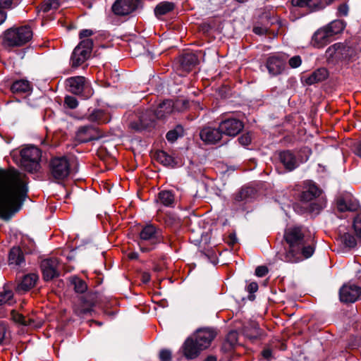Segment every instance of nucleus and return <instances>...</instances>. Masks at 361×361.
Wrapping results in <instances>:
<instances>
[{"label": "nucleus", "mask_w": 361, "mask_h": 361, "mask_svg": "<svg viewBox=\"0 0 361 361\" xmlns=\"http://www.w3.org/2000/svg\"><path fill=\"white\" fill-rule=\"evenodd\" d=\"M27 191L25 174L0 169V218L7 221L18 212Z\"/></svg>", "instance_id": "1"}, {"label": "nucleus", "mask_w": 361, "mask_h": 361, "mask_svg": "<svg viewBox=\"0 0 361 361\" xmlns=\"http://www.w3.org/2000/svg\"><path fill=\"white\" fill-rule=\"evenodd\" d=\"M283 238L288 246L282 259L290 263H297L310 258L314 252V246L306 243L303 228L301 226H290L285 230Z\"/></svg>", "instance_id": "2"}, {"label": "nucleus", "mask_w": 361, "mask_h": 361, "mask_svg": "<svg viewBox=\"0 0 361 361\" xmlns=\"http://www.w3.org/2000/svg\"><path fill=\"white\" fill-rule=\"evenodd\" d=\"M32 30L28 25L11 27L4 32L3 45L5 47H21L32 38Z\"/></svg>", "instance_id": "3"}, {"label": "nucleus", "mask_w": 361, "mask_h": 361, "mask_svg": "<svg viewBox=\"0 0 361 361\" xmlns=\"http://www.w3.org/2000/svg\"><path fill=\"white\" fill-rule=\"evenodd\" d=\"M161 242H164L162 231L153 224L145 226L140 232L139 246L142 252L152 250Z\"/></svg>", "instance_id": "4"}, {"label": "nucleus", "mask_w": 361, "mask_h": 361, "mask_svg": "<svg viewBox=\"0 0 361 361\" xmlns=\"http://www.w3.org/2000/svg\"><path fill=\"white\" fill-rule=\"evenodd\" d=\"M20 166L22 169L29 173H36L40 168L42 157L41 150L35 147L30 146L20 150Z\"/></svg>", "instance_id": "5"}, {"label": "nucleus", "mask_w": 361, "mask_h": 361, "mask_svg": "<svg viewBox=\"0 0 361 361\" xmlns=\"http://www.w3.org/2000/svg\"><path fill=\"white\" fill-rule=\"evenodd\" d=\"M50 176L56 181L67 178L71 173V164L66 156L52 157L49 162Z\"/></svg>", "instance_id": "6"}, {"label": "nucleus", "mask_w": 361, "mask_h": 361, "mask_svg": "<svg viewBox=\"0 0 361 361\" xmlns=\"http://www.w3.org/2000/svg\"><path fill=\"white\" fill-rule=\"evenodd\" d=\"M93 47V41L91 39H84L73 49L70 64L72 68H77L85 62L90 56Z\"/></svg>", "instance_id": "7"}, {"label": "nucleus", "mask_w": 361, "mask_h": 361, "mask_svg": "<svg viewBox=\"0 0 361 361\" xmlns=\"http://www.w3.org/2000/svg\"><path fill=\"white\" fill-rule=\"evenodd\" d=\"M68 91L76 95H80L84 99L88 98L91 95L90 91L85 94L89 85L86 79L82 76L71 77L66 80Z\"/></svg>", "instance_id": "8"}, {"label": "nucleus", "mask_w": 361, "mask_h": 361, "mask_svg": "<svg viewBox=\"0 0 361 361\" xmlns=\"http://www.w3.org/2000/svg\"><path fill=\"white\" fill-rule=\"evenodd\" d=\"M217 335L215 329L211 327L200 328L191 335L195 340L199 343L203 350L208 348L213 340Z\"/></svg>", "instance_id": "9"}, {"label": "nucleus", "mask_w": 361, "mask_h": 361, "mask_svg": "<svg viewBox=\"0 0 361 361\" xmlns=\"http://www.w3.org/2000/svg\"><path fill=\"white\" fill-rule=\"evenodd\" d=\"M220 130L222 135H226L231 137L236 136L244 128L243 123L235 118H228L219 123Z\"/></svg>", "instance_id": "10"}, {"label": "nucleus", "mask_w": 361, "mask_h": 361, "mask_svg": "<svg viewBox=\"0 0 361 361\" xmlns=\"http://www.w3.org/2000/svg\"><path fill=\"white\" fill-rule=\"evenodd\" d=\"M361 295V288L355 284H345L339 290L341 302L353 303L358 300Z\"/></svg>", "instance_id": "11"}, {"label": "nucleus", "mask_w": 361, "mask_h": 361, "mask_svg": "<svg viewBox=\"0 0 361 361\" xmlns=\"http://www.w3.org/2000/svg\"><path fill=\"white\" fill-rule=\"evenodd\" d=\"M139 4V0H116L112 5L111 9L117 16H126L135 11Z\"/></svg>", "instance_id": "12"}, {"label": "nucleus", "mask_w": 361, "mask_h": 361, "mask_svg": "<svg viewBox=\"0 0 361 361\" xmlns=\"http://www.w3.org/2000/svg\"><path fill=\"white\" fill-rule=\"evenodd\" d=\"M43 279L48 281L59 276V263L56 258L46 259L41 262Z\"/></svg>", "instance_id": "13"}, {"label": "nucleus", "mask_w": 361, "mask_h": 361, "mask_svg": "<svg viewBox=\"0 0 361 361\" xmlns=\"http://www.w3.org/2000/svg\"><path fill=\"white\" fill-rule=\"evenodd\" d=\"M155 118L153 111L147 110L140 116L138 121L131 122L130 126L138 132L150 129L154 126Z\"/></svg>", "instance_id": "14"}, {"label": "nucleus", "mask_w": 361, "mask_h": 361, "mask_svg": "<svg viewBox=\"0 0 361 361\" xmlns=\"http://www.w3.org/2000/svg\"><path fill=\"white\" fill-rule=\"evenodd\" d=\"M101 137L99 130L92 126L80 127L75 134V140L81 143L97 140Z\"/></svg>", "instance_id": "15"}, {"label": "nucleus", "mask_w": 361, "mask_h": 361, "mask_svg": "<svg viewBox=\"0 0 361 361\" xmlns=\"http://www.w3.org/2000/svg\"><path fill=\"white\" fill-rule=\"evenodd\" d=\"M286 59V56L282 54L269 56L266 63L269 74L276 75L281 73L285 68Z\"/></svg>", "instance_id": "16"}, {"label": "nucleus", "mask_w": 361, "mask_h": 361, "mask_svg": "<svg viewBox=\"0 0 361 361\" xmlns=\"http://www.w3.org/2000/svg\"><path fill=\"white\" fill-rule=\"evenodd\" d=\"M181 350L186 359L192 360L197 357L204 350L199 345V343H197L195 338L190 336L184 341L181 346Z\"/></svg>", "instance_id": "17"}, {"label": "nucleus", "mask_w": 361, "mask_h": 361, "mask_svg": "<svg viewBox=\"0 0 361 361\" xmlns=\"http://www.w3.org/2000/svg\"><path fill=\"white\" fill-rule=\"evenodd\" d=\"M200 139L206 144L214 145L219 142L222 138V133L219 126H204L200 132Z\"/></svg>", "instance_id": "18"}, {"label": "nucleus", "mask_w": 361, "mask_h": 361, "mask_svg": "<svg viewBox=\"0 0 361 361\" xmlns=\"http://www.w3.org/2000/svg\"><path fill=\"white\" fill-rule=\"evenodd\" d=\"M341 61L353 62L358 59L361 51L360 47L355 43L341 42Z\"/></svg>", "instance_id": "19"}, {"label": "nucleus", "mask_w": 361, "mask_h": 361, "mask_svg": "<svg viewBox=\"0 0 361 361\" xmlns=\"http://www.w3.org/2000/svg\"><path fill=\"white\" fill-rule=\"evenodd\" d=\"M177 190H163L158 193L157 202L167 207H174L178 200Z\"/></svg>", "instance_id": "20"}, {"label": "nucleus", "mask_w": 361, "mask_h": 361, "mask_svg": "<svg viewBox=\"0 0 361 361\" xmlns=\"http://www.w3.org/2000/svg\"><path fill=\"white\" fill-rule=\"evenodd\" d=\"M96 295L94 293H87L80 298V307H76L75 312L78 315H83L90 313L92 307L96 302Z\"/></svg>", "instance_id": "21"}, {"label": "nucleus", "mask_w": 361, "mask_h": 361, "mask_svg": "<svg viewBox=\"0 0 361 361\" xmlns=\"http://www.w3.org/2000/svg\"><path fill=\"white\" fill-rule=\"evenodd\" d=\"M279 157L284 168L289 171H293L300 164L295 154L290 150L281 152Z\"/></svg>", "instance_id": "22"}, {"label": "nucleus", "mask_w": 361, "mask_h": 361, "mask_svg": "<svg viewBox=\"0 0 361 361\" xmlns=\"http://www.w3.org/2000/svg\"><path fill=\"white\" fill-rule=\"evenodd\" d=\"M331 35L325 27L317 30L312 37L311 44L314 47L322 48L326 45L329 42Z\"/></svg>", "instance_id": "23"}, {"label": "nucleus", "mask_w": 361, "mask_h": 361, "mask_svg": "<svg viewBox=\"0 0 361 361\" xmlns=\"http://www.w3.org/2000/svg\"><path fill=\"white\" fill-rule=\"evenodd\" d=\"M337 208L341 212L346 211L355 212L360 208V204L356 200H353L350 196L347 195L338 198Z\"/></svg>", "instance_id": "24"}, {"label": "nucleus", "mask_w": 361, "mask_h": 361, "mask_svg": "<svg viewBox=\"0 0 361 361\" xmlns=\"http://www.w3.org/2000/svg\"><path fill=\"white\" fill-rule=\"evenodd\" d=\"M321 194V190L312 183H309L300 195V200L304 202H311Z\"/></svg>", "instance_id": "25"}, {"label": "nucleus", "mask_w": 361, "mask_h": 361, "mask_svg": "<svg viewBox=\"0 0 361 361\" xmlns=\"http://www.w3.org/2000/svg\"><path fill=\"white\" fill-rule=\"evenodd\" d=\"M38 279L39 277L36 274L25 275L20 283H18L16 290L19 293L28 291L35 286Z\"/></svg>", "instance_id": "26"}, {"label": "nucleus", "mask_w": 361, "mask_h": 361, "mask_svg": "<svg viewBox=\"0 0 361 361\" xmlns=\"http://www.w3.org/2000/svg\"><path fill=\"white\" fill-rule=\"evenodd\" d=\"M325 57L329 63H338L341 61V42L335 43L327 48Z\"/></svg>", "instance_id": "27"}, {"label": "nucleus", "mask_w": 361, "mask_h": 361, "mask_svg": "<svg viewBox=\"0 0 361 361\" xmlns=\"http://www.w3.org/2000/svg\"><path fill=\"white\" fill-rule=\"evenodd\" d=\"M173 111V103L171 100H165L160 103L153 111L157 118L163 119Z\"/></svg>", "instance_id": "28"}, {"label": "nucleus", "mask_w": 361, "mask_h": 361, "mask_svg": "<svg viewBox=\"0 0 361 361\" xmlns=\"http://www.w3.org/2000/svg\"><path fill=\"white\" fill-rule=\"evenodd\" d=\"M180 67L185 71H190L198 63L197 56L193 53H185L180 56Z\"/></svg>", "instance_id": "29"}, {"label": "nucleus", "mask_w": 361, "mask_h": 361, "mask_svg": "<svg viewBox=\"0 0 361 361\" xmlns=\"http://www.w3.org/2000/svg\"><path fill=\"white\" fill-rule=\"evenodd\" d=\"M294 6L307 7L310 11H317L324 8V2L322 0H292Z\"/></svg>", "instance_id": "30"}, {"label": "nucleus", "mask_w": 361, "mask_h": 361, "mask_svg": "<svg viewBox=\"0 0 361 361\" xmlns=\"http://www.w3.org/2000/svg\"><path fill=\"white\" fill-rule=\"evenodd\" d=\"M9 265L21 267L25 264V258L23 251L19 247H13L8 255Z\"/></svg>", "instance_id": "31"}, {"label": "nucleus", "mask_w": 361, "mask_h": 361, "mask_svg": "<svg viewBox=\"0 0 361 361\" xmlns=\"http://www.w3.org/2000/svg\"><path fill=\"white\" fill-rule=\"evenodd\" d=\"M10 89L13 94H21L30 92L32 90V85L28 80L20 79L14 81Z\"/></svg>", "instance_id": "32"}, {"label": "nucleus", "mask_w": 361, "mask_h": 361, "mask_svg": "<svg viewBox=\"0 0 361 361\" xmlns=\"http://www.w3.org/2000/svg\"><path fill=\"white\" fill-rule=\"evenodd\" d=\"M328 77V71L324 68H318L307 76L305 81L307 85H311L320 82Z\"/></svg>", "instance_id": "33"}, {"label": "nucleus", "mask_w": 361, "mask_h": 361, "mask_svg": "<svg viewBox=\"0 0 361 361\" xmlns=\"http://www.w3.org/2000/svg\"><path fill=\"white\" fill-rule=\"evenodd\" d=\"M87 118L91 122L97 123H106L110 121L108 114L99 109H94L90 112L87 116Z\"/></svg>", "instance_id": "34"}, {"label": "nucleus", "mask_w": 361, "mask_h": 361, "mask_svg": "<svg viewBox=\"0 0 361 361\" xmlns=\"http://www.w3.org/2000/svg\"><path fill=\"white\" fill-rule=\"evenodd\" d=\"M11 319L16 324H19L25 326L35 327L37 324L32 318H26L23 314L18 313L16 310H12L11 312Z\"/></svg>", "instance_id": "35"}, {"label": "nucleus", "mask_w": 361, "mask_h": 361, "mask_svg": "<svg viewBox=\"0 0 361 361\" xmlns=\"http://www.w3.org/2000/svg\"><path fill=\"white\" fill-rule=\"evenodd\" d=\"M254 194V190L250 188H243L233 195V203L238 204L246 202Z\"/></svg>", "instance_id": "36"}, {"label": "nucleus", "mask_w": 361, "mask_h": 361, "mask_svg": "<svg viewBox=\"0 0 361 361\" xmlns=\"http://www.w3.org/2000/svg\"><path fill=\"white\" fill-rule=\"evenodd\" d=\"M157 160L162 164L164 166H171L172 168L177 165V162L175 159L166 152L162 150H159L156 152Z\"/></svg>", "instance_id": "37"}, {"label": "nucleus", "mask_w": 361, "mask_h": 361, "mask_svg": "<svg viewBox=\"0 0 361 361\" xmlns=\"http://www.w3.org/2000/svg\"><path fill=\"white\" fill-rule=\"evenodd\" d=\"M174 8V3L169 1H162L156 6L154 8V14L157 17L164 16L172 11Z\"/></svg>", "instance_id": "38"}, {"label": "nucleus", "mask_w": 361, "mask_h": 361, "mask_svg": "<svg viewBox=\"0 0 361 361\" xmlns=\"http://www.w3.org/2000/svg\"><path fill=\"white\" fill-rule=\"evenodd\" d=\"M345 26V23L341 20H335L325 26L328 32L332 36L342 32Z\"/></svg>", "instance_id": "39"}, {"label": "nucleus", "mask_w": 361, "mask_h": 361, "mask_svg": "<svg viewBox=\"0 0 361 361\" xmlns=\"http://www.w3.org/2000/svg\"><path fill=\"white\" fill-rule=\"evenodd\" d=\"M238 341V334L236 331H231L228 333L226 341L224 343V348L226 350H230L233 348L237 344Z\"/></svg>", "instance_id": "40"}, {"label": "nucleus", "mask_w": 361, "mask_h": 361, "mask_svg": "<svg viewBox=\"0 0 361 361\" xmlns=\"http://www.w3.org/2000/svg\"><path fill=\"white\" fill-rule=\"evenodd\" d=\"M70 281L71 285L73 286L75 291L78 293H84L87 289L86 283L78 276H72Z\"/></svg>", "instance_id": "41"}, {"label": "nucleus", "mask_w": 361, "mask_h": 361, "mask_svg": "<svg viewBox=\"0 0 361 361\" xmlns=\"http://www.w3.org/2000/svg\"><path fill=\"white\" fill-rule=\"evenodd\" d=\"M183 128L178 125L174 129L169 130L166 135V137L167 140L170 142H175L179 137L183 136Z\"/></svg>", "instance_id": "42"}, {"label": "nucleus", "mask_w": 361, "mask_h": 361, "mask_svg": "<svg viewBox=\"0 0 361 361\" xmlns=\"http://www.w3.org/2000/svg\"><path fill=\"white\" fill-rule=\"evenodd\" d=\"M13 298V293L10 290H4L0 292V306L5 304H10ZM4 317V313L0 311V318Z\"/></svg>", "instance_id": "43"}, {"label": "nucleus", "mask_w": 361, "mask_h": 361, "mask_svg": "<svg viewBox=\"0 0 361 361\" xmlns=\"http://www.w3.org/2000/svg\"><path fill=\"white\" fill-rule=\"evenodd\" d=\"M60 6L59 0H48L41 5V10L47 13L50 11L56 10Z\"/></svg>", "instance_id": "44"}, {"label": "nucleus", "mask_w": 361, "mask_h": 361, "mask_svg": "<svg viewBox=\"0 0 361 361\" xmlns=\"http://www.w3.org/2000/svg\"><path fill=\"white\" fill-rule=\"evenodd\" d=\"M341 240L346 247H348L350 248L355 247L357 245V242L355 237L349 233H344L341 236Z\"/></svg>", "instance_id": "45"}, {"label": "nucleus", "mask_w": 361, "mask_h": 361, "mask_svg": "<svg viewBox=\"0 0 361 361\" xmlns=\"http://www.w3.org/2000/svg\"><path fill=\"white\" fill-rule=\"evenodd\" d=\"M165 224L170 227L178 228L180 226V221L176 216L169 214L165 219Z\"/></svg>", "instance_id": "46"}, {"label": "nucleus", "mask_w": 361, "mask_h": 361, "mask_svg": "<svg viewBox=\"0 0 361 361\" xmlns=\"http://www.w3.org/2000/svg\"><path fill=\"white\" fill-rule=\"evenodd\" d=\"M244 333L246 336L250 338L251 339H256L260 335L259 329L258 325L256 324L252 325V329L251 332H250V330L247 327H245Z\"/></svg>", "instance_id": "47"}, {"label": "nucleus", "mask_w": 361, "mask_h": 361, "mask_svg": "<svg viewBox=\"0 0 361 361\" xmlns=\"http://www.w3.org/2000/svg\"><path fill=\"white\" fill-rule=\"evenodd\" d=\"M64 106L68 109H75L78 106V102L75 97L67 95L64 98Z\"/></svg>", "instance_id": "48"}, {"label": "nucleus", "mask_w": 361, "mask_h": 361, "mask_svg": "<svg viewBox=\"0 0 361 361\" xmlns=\"http://www.w3.org/2000/svg\"><path fill=\"white\" fill-rule=\"evenodd\" d=\"M312 154V150L308 147L302 148L300 151V162L307 161Z\"/></svg>", "instance_id": "49"}, {"label": "nucleus", "mask_w": 361, "mask_h": 361, "mask_svg": "<svg viewBox=\"0 0 361 361\" xmlns=\"http://www.w3.org/2000/svg\"><path fill=\"white\" fill-rule=\"evenodd\" d=\"M161 361H171L172 358V353L170 350L162 349L159 355Z\"/></svg>", "instance_id": "50"}, {"label": "nucleus", "mask_w": 361, "mask_h": 361, "mask_svg": "<svg viewBox=\"0 0 361 361\" xmlns=\"http://www.w3.org/2000/svg\"><path fill=\"white\" fill-rule=\"evenodd\" d=\"M353 228L358 237H361V216L358 215L354 219Z\"/></svg>", "instance_id": "51"}, {"label": "nucleus", "mask_w": 361, "mask_h": 361, "mask_svg": "<svg viewBox=\"0 0 361 361\" xmlns=\"http://www.w3.org/2000/svg\"><path fill=\"white\" fill-rule=\"evenodd\" d=\"M238 140L241 145L247 146L251 142V136L249 133H245L239 137Z\"/></svg>", "instance_id": "52"}, {"label": "nucleus", "mask_w": 361, "mask_h": 361, "mask_svg": "<svg viewBox=\"0 0 361 361\" xmlns=\"http://www.w3.org/2000/svg\"><path fill=\"white\" fill-rule=\"evenodd\" d=\"M349 8L346 4H341L337 9V15L339 17L347 16L348 14Z\"/></svg>", "instance_id": "53"}, {"label": "nucleus", "mask_w": 361, "mask_h": 361, "mask_svg": "<svg viewBox=\"0 0 361 361\" xmlns=\"http://www.w3.org/2000/svg\"><path fill=\"white\" fill-rule=\"evenodd\" d=\"M302 60L300 56H293L289 59L288 63L291 68H295L301 65Z\"/></svg>", "instance_id": "54"}, {"label": "nucleus", "mask_w": 361, "mask_h": 361, "mask_svg": "<svg viewBox=\"0 0 361 361\" xmlns=\"http://www.w3.org/2000/svg\"><path fill=\"white\" fill-rule=\"evenodd\" d=\"M268 271L266 266H259L255 269V274L259 277H263L268 273Z\"/></svg>", "instance_id": "55"}, {"label": "nucleus", "mask_w": 361, "mask_h": 361, "mask_svg": "<svg viewBox=\"0 0 361 361\" xmlns=\"http://www.w3.org/2000/svg\"><path fill=\"white\" fill-rule=\"evenodd\" d=\"M324 207L323 202H312L310 204V210L311 212H319Z\"/></svg>", "instance_id": "56"}, {"label": "nucleus", "mask_w": 361, "mask_h": 361, "mask_svg": "<svg viewBox=\"0 0 361 361\" xmlns=\"http://www.w3.org/2000/svg\"><path fill=\"white\" fill-rule=\"evenodd\" d=\"M6 333V325L0 322V345L3 343Z\"/></svg>", "instance_id": "57"}, {"label": "nucleus", "mask_w": 361, "mask_h": 361, "mask_svg": "<svg viewBox=\"0 0 361 361\" xmlns=\"http://www.w3.org/2000/svg\"><path fill=\"white\" fill-rule=\"evenodd\" d=\"M94 34V32L90 29L82 30L79 33L80 39H83L86 37H89Z\"/></svg>", "instance_id": "58"}, {"label": "nucleus", "mask_w": 361, "mask_h": 361, "mask_svg": "<svg viewBox=\"0 0 361 361\" xmlns=\"http://www.w3.org/2000/svg\"><path fill=\"white\" fill-rule=\"evenodd\" d=\"M246 289L250 293H254L258 290V284L256 282H252L248 284Z\"/></svg>", "instance_id": "59"}, {"label": "nucleus", "mask_w": 361, "mask_h": 361, "mask_svg": "<svg viewBox=\"0 0 361 361\" xmlns=\"http://www.w3.org/2000/svg\"><path fill=\"white\" fill-rule=\"evenodd\" d=\"M13 0H0V8H11L12 6Z\"/></svg>", "instance_id": "60"}, {"label": "nucleus", "mask_w": 361, "mask_h": 361, "mask_svg": "<svg viewBox=\"0 0 361 361\" xmlns=\"http://www.w3.org/2000/svg\"><path fill=\"white\" fill-rule=\"evenodd\" d=\"M267 28L263 27H254L253 32L256 35H263L267 33Z\"/></svg>", "instance_id": "61"}, {"label": "nucleus", "mask_w": 361, "mask_h": 361, "mask_svg": "<svg viewBox=\"0 0 361 361\" xmlns=\"http://www.w3.org/2000/svg\"><path fill=\"white\" fill-rule=\"evenodd\" d=\"M151 279V276L148 272H143L141 275V281L143 283H147Z\"/></svg>", "instance_id": "62"}, {"label": "nucleus", "mask_w": 361, "mask_h": 361, "mask_svg": "<svg viewBox=\"0 0 361 361\" xmlns=\"http://www.w3.org/2000/svg\"><path fill=\"white\" fill-rule=\"evenodd\" d=\"M262 356L267 360H270L272 356V353L270 349H264L262 352Z\"/></svg>", "instance_id": "63"}, {"label": "nucleus", "mask_w": 361, "mask_h": 361, "mask_svg": "<svg viewBox=\"0 0 361 361\" xmlns=\"http://www.w3.org/2000/svg\"><path fill=\"white\" fill-rule=\"evenodd\" d=\"M228 237H229V241H228V243H229L230 245H233L234 244H235V243H236V242H237V238H236V235H235V233H231V234L229 235V236H228Z\"/></svg>", "instance_id": "64"}]
</instances>
